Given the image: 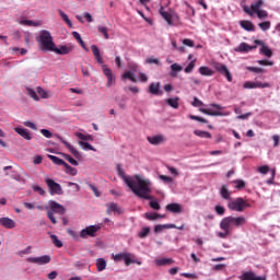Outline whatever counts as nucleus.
I'll return each mask as SVG.
<instances>
[{
    "instance_id": "3c124183",
    "label": "nucleus",
    "mask_w": 280,
    "mask_h": 280,
    "mask_svg": "<svg viewBox=\"0 0 280 280\" xmlns=\"http://www.w3.org/2000/svg\"><path fill=\"white\" fill-rule=\"evenodd\" d=\"M32 189H33V191H36L37 194H39V196H45V194H46L45 189H43V187H40L38 185H33Z\"/></svg>"
},
{
    "instance_id": "a211bd4d",
    "label": "nucleus",
    "mask_w": 280,
    "mask_h": 280,
    "mask_svg": "<svg viewBox=\"0 0 280 280\" xmlns=\"http://www.w3.org/2000/svg\"><path fill=\"white\" fill-rule=\"evenodd\" d=\"M114 261H125L126 266H130L132 264V258H130L129 254L122 253L115 255Z\"/></svg>"
},
{
    "instance_id": "cd10ccee",
    "label": "nucleus",
    "mask_w": 280,
    "mask_h": 280,
    "mask_svg": "<svg viewBox=\"0 0 280 280\" xmlns=\"http://www.w3.org/2000/svg\"><path fill=\"white\" fill-rule=\"evenodd\" d=\"M20 25H26V27H40L39 22H34L32 20H22Z\"/></svg>"
},
{
    "instance_id": "69168bd1",
    "label": "nucleus",
    "mask_w": 280,
    "mask_h": 280,
    "mask_svg": "<svg viewBox=\"0 0 280 280\" xmlns=\"http://www.w3.org/2000/svg\"><path fill=\"white\" fill-rule=\"evenodd\" d=\"M256 14H257L258 19H268V11H266V10H260Z\"/></svg>"
},
{
    "instance_id": "bf43d9fd",
    "label": "nucleus",
    "mask_w": 280,
    "mask_h": 280,
    "mask_svg": "<svg viewBox=\"0 0 280 280\" xmlns=\"http://www.w3.org/2000/svg\"><path fill=\"white\" fill-rule=\"evenodd\" d=\"M30 253H32V246H27L25 249L18 252V255L23 257V255H30Z\"/></svg>"
},
{
    "instance_id": "f3484780",
    "label": "nucleus",
    "mask_w": 280,
    "mask_h": 280,
    "mask_svg": "<svg viewBox=\"0 0 280 280\" xmlns=\"http://www.w3.org/2000/svg\"><path fill=\"white\" fill-rule=\"evenodd\" d=\"M241 280H267L266 276L258 277L253 271H246L240 277Z\"/></svg>"
},
{
    "instance_id": "f704fd0d",
    "label": "nucleus",
    "mask_w": 280,
    "mask_h": 280,
    "mask_svg": "<svg viewBox=\"0 0 280 280\" xmlns=\"http://www.w3.org/2000/svg\"><path fill=\"white\" fill-rule=\"evenodd\" d=\"M114 213H121V210H119V207L117 206V203H110L109 206H107V214L110 215V212Z\"/></svg>"
},
{
    "instance_id": "49530a36",
    "label": "nucleus",
    "mask_w": 280,
    "mask_h": 280,
    "mask_svg": "<svg viewBox=\"0 0 280 280\" xmlns=\"http://www.w3.org/2000/svg\"><path fill=\"white\" fill-rule=\"evenodd\" d=\"M79 145H81L83 150H92L93 152H95V148H93V145H91V143L89 142L79 141Z\"/></svg>"
},
{
    "instance_id": "864d4df0",
    "label": "nucleus",
    "mask_w": 280,
    "mask_h": 280,
    "mask_svg": "<svg viewBox=\"0 0 280 280\" xmlns=\"http://www.w3.org/2000/svg\"><path fill=\"white\" fill-rule=\"evenodd\" d=\"M68 235H70V237H72V240H80V234H78V232L71 230V229H68L67 231Z\"/></svg>"
},
{
    "instance_id": "72a5a7b5",
    "label": "nucleus",
    "mask_w": 280,
    "mask_h": 280,
    "mask_svg": "<svg viewBox=\"0 0 280 280\" xmlns=\"http://www.w3.org/2000/svg\"><path fill=\"white\" fill-rule=\"evenodd\" d=\"M199 73L201 75L211 77L213 75V70H211L209 67L203 66L199 68Z\"/></svg>"
},
{
    "instance_id": "58836bf2",
    "label": "nucleus",
    "mask_w": 280,
    "mask_h": 280,
    "mask_svg": "<svg viewBox=\"0 0 280 280\" xmlns=\"http://www.w3.org/2000/svg\"><path fill=\"white\" fill-rule=\"evenodd\" d=\"M221 196L222 198H224V200H229V198H231V191H229V188L226 187V185L222 186Z\"/></svg>"
},
{
    "instance_id": "dca6fc26",
    "label": "nucleus",
    "mask_w": 280,
    "mask_h": 280,
    "mask_svg": "<svg viewBox=\"0 0 280 280\" xmlns=\"http://www.w3.org/2000/svg\"><path fill=\"white\" fill-rule=\"evenodd\" d=\"M57 137V139H59V141H61V143H63V145H66V148H68V150H69V152H71V154L73 155V156H75L77 159H80L82 155L75 150V148L71 144V143H69V142H67L62 137H60V136H56Z\"/></svg>"
},
{
    "instance_id": "ddd939ff",
    "label": "nucleus",
    "mask_w": 280,
    "mask_h": 280,
    "mask_svg": "<svg viewBox=\"0 0 280 280\" xmlns=\"http://www.w3.org/2000/svg\"><path fill=\"white\" fill-rule=\"evenodd\" d=\"M50 51H54L55 54H57L58 56H67V54H71V51H73V46H59L56 47V44L55 46L52 47V49Z\"/></svg>"
},
{
    "instance_id": "c9c22d12",
    "label": "nucleus",
    "mask_w": 280,
    "mask_h": 280,
    "mask_svg": "<svg viewBox=\"0 0 280 280\" xmlns=\"http://www.w3.org/2000/svg\"><path fill=\"white\" fill-rule=\"evenodd\" d=\"M260 52L267 58H272V49H270V47L266 45H262V47L260 48Z\"/></svg>"
},
{
    "instance_id": "39448f33",
    "label": "nucleus",
    "mask_w": 280,
    "mask_h": 280,
    "mask_svg": "<svg viewBox=\"0 0 280 280\" xmlns=\"http://www.w3.org/2000/svg\"><path fill=\"white\" fill-rule=\"evenodd\" d=\"M49 210H47V218L50 220L51 224H58V221L56 220V217L54 213H57L58 215H65L67 213V209L65 206L58 203L55 200H49Z\"/></svg>"
},
{
    "instance_id": "bb28decb",
    "label": "nucleus",
    "mask_w": 280,
    "mask_h": 280,
    "mask_svg": "<svg viewBox=\"0 0 280 280\" xmlns=\"http://www.w3.org/2000/svg\"><path fill=\"white\" fill-rule=\"evenodd\" d=\"M165 229H176V224H158L154 226V233H162Z\"/></svg>"
},
{
    "instance_id": "a878e982",
    "label": "nucleus",
    "mask_w": 280,
    "mask_h": 280,
    "mask_svg": "<svg viewBox=\"0 0 280 280\" xmlns=\"http://www.w3.org/2000/svg\"><path fill=\"white\" fill-rule=\"evenodd\" d=\"M144 218L150 221L159 220L165 218V214H159L156 212H147L144 213Z\"/></svg>"
},
{
    "instance_id": "5fc2aeb1",
    "label": "nucleus",
    "mask_w": 280,
    "mask_h": 280,
    "mask_svg": "<svg viewBox=\"0 0 280 280\" xmlns=\"http://www.w3.org/2000/svg\"><path fill=\"white\" fill-rule=\"evenodd\" d=\"M257 62H258V65H261L262 67H272V65H275V62H272L268 59L258 60Z\"/></svg>"
},
{
    "instance_id": "7c9ffc66",
    "label": "nucleus",
    "mask_w": 280,
    "mask_h": 280,
    "mask_svg": "<svg viewBox=\"0 0 280 280\" xmlns=\"http://www.w3.org/2000/svg\"><path fill=\"white\" fill-rule=\"evenodd\" d=\"M63 167H66V173L70 174V176H77L78 175V168L72 167L67 162L63 164Z\"/></svg>"
},
{
    "instance_id": "37998d69",
    "label": "nucleus",
    "mask_w": 280,
    "mask_h": 280,
    "mask_svg": "<svg viewBox=\"0 0 280 280\" xmlns=\"http://www.w3.org/2000/svg\"><path fill=\"white\" fill-rule=\"evenodd\" d=\"M151 201L149 202V206L151 207V209H154V211H160L161 210V205L159 203V201L154 200V199H150Z\"/></svg>"
},
{
    "instance_id": "393cba45",
    "label": "nucleus",
    "mask_w": 280,
    "mask_h": 280,
    "mask_svg": "<svg viewBox=\"0 0 280 280\" xmlns=\"http://www.w3.org/2000/svg\"><path fill=\"white\" fill-rule=\"evenodd\" d=\"M160 14H161L162 19H164V21H166V23L168 25H174V23H172V14H170V12L165 11V8L161 7Z\"/></svg>"
},
{
    "instance_id": "9b49d317",
    "label": "nucleus",
    "mask_w": 280,
    "mask_h": 280,
    "mask_svg": "<svg viewBox=\"0 0 280 280\" xmlns=\"http://www.w3.org/2000/svg\"><path fill=\"white\" fill-rule=\"evenodd\" d=\"M264 5V1L262 0H258L257 2L253 3L249 7H243V10L246 14H248V16H255V14H257L260 11V8Z\"/></svg>"
},
{
    "instance_id": "13d9d810",
    "label": "nucleus",
    "mask_w": 280,
    "mask_h": 280,
    "mask_svg": "<svg viewBox=\"0 0 280 280\" xmlns=\"http://www.w3.org/2000/svg\"><path fill=\"white\" fill-rule=\"evenodd\" d=\"M37 93L38 95H40V97H43V100H47V97H49V95L47 94V91H45L43 88H38Z\"/></svg>"
},
{
    "instance_id": "338daca9",
    "label": "nucleus",
    "mask_w": 280,
    "mask_h": 280,
    "mask_svg": "<svg viewBox=\"0 0 280 280\" xmlns=\"http://www.w3.org/2000/svg\"><path fill=\"white\" fill-rule=\"evenodd\" d=\"M243 88L245 89H256V84L253 81H247L244 83Z\"/></svg>"
},
{
    "instance_id": "2eb2a0df",
    "label": "nucleus",
    "mask_w": 280,
    "mask_h": 280,
    "mask_svg": "<svg viewBox=\"0 0 280 280\" xmlns=\"http://www.w3.org/2000/svg\"><path fill=\"white\" fill-rule=\"evenodd\" d=\"M253 49H257V46H250L243 42L236 48H234V51L237 54H248V51H253Z\"/></svg>"
},
{
    "instance_id": "e433bc0d",
    "label": "nucleus",
    "mask_w": 280,
    "mask_h": 280,
    "mask_svg": "<svg viewBox=\"0 0 280 280\" xmlns=\"http://www.w3.org/2000/svg\"><path fill=\"white\" fill-rule=\"evenodd\" d=\"M47 156L55 163V165H65L67 163V162H65V160H62L56 155L48 154Z\"/></svg>"
},
{
    "instance_id": "8fccbe9b",
    "label": "nucleus",
    "mask_w": 280,
    "mask_h": 280,
    "mask_svg": "<svg viewBox=\"0 0 280 280\" xmlns=\"http://www.w3.org/2000/svg\"><path fill=\"white\" fill-rule=\"evenodd\" d=\"M63 159H66V161H68V163H70L71 165H74V166L79 165L78 161L69 154H63Z\"/></svg>"
},
{
    "instance_id": "603ef678",
    "label": "nucleus",
    "mask_w": 280,
    "mask_h": 280,
    "mask_svg": "<svg viewBox=\"0 0 280 280\" xmlns=\"http://www.w3.org/2000/svg\"><path fill=\"white\" fill-rule=\"evenodd\" d=\"M189 119H192V121H200L201 124H209V120H207L200 116L190 115Z\"/></svg>"
},
{
    "instance_id": "2f4dec72",
    "label": "nucleus",
    "mask_w": 280,
    "mask_h": 280,
    "mask_svg": "<svg viewBox=\"0 0 280 280\" xmlns=\"http://www.w3.org/2000/svg\"><path fill=\"white\" fill-rule=\"evenodd\" d=\"M58 12H59V15L61 16L62 21H65V23H67V25L69 27H73V23L69 19V15H67V13H65V11H62V10H59Z\"/></svg>"
},
{
    "instance_id": "e2e57ef3",
    "label": "nucleus",
    "mask_w": 280,
    "mask_h": 280,
    "mask_svg": "<svg viewBox=\"0 0 280 280\" xmlns=\"http://www.w3.org/2000/svg\"><path fill=\"white\" fill-rule=\"evenodd\" d=\"M40 133L43 135V137H46V139H51V137H54V133H51V131H49L48 129H42Z\"/></svg>"
},
{
    "instance_id": "1a4fd4ad",
    "label": "nucleus",
    "mask_w": 280,
    "mask_h": 280,
    "mask_svg": "<svg viewBox=\"0 0 280 280\" xmlns=\"http://www.w3.org/2000/svg\"><path fill=\"white\" fill-rule=\"evenodd\" d=\"M100 229H101L100 225L86 226L80 232V237H82V240H86L88 237H95Z\"/></svg>"
},
{
    "instance_id": "c85d7f7f",
    "label": "nucleus",
    "mask_w": 280,
    "mask_h": 280,
    "mask_svg": "<svg viewBox=\"0 0 280 280\" xmlns=\"http://www.w3.org/2000/svg\"><path fill=\"white\" fill-rule=\"evenodd\" d=\"M194 135H196V137H200L201 139H211V132L209 131H202V130H195Z\"/></svg>"
},
{
    "instance_id": "6ab92c4d",
    "label": "nucleus",
    "mask_w": 280,
    "mask_h": 280,
    "mask_svg": "<svg viewBox=\"0 0 280 280\" xmlns=\"http://www.w3.org/2000/svg\"><path fill=\"white\" fill-rule=\"evenodd\" d=\"M149 143L151 145H161V143H165V136L163 135H158V136H151L147 138Z\"/></svg>"
},
{
    "instance_id": "c756f323",
    "label": "nucleus",
    "mask_w": 280,
    "mask_h": 280,
    "mask_svg": "<svg viewBox=\"0 0 280 280\" xmlns=\"http://www.w3.org/2000/svg\"><path fill=\"white\" fill-rule=\"evenodd\" d=\"M156 266H170L171 264H174V260L172 258H161L155 260Z\"/></svg>"
},
{
    "instance_id": "4c0bfd02",
    "label": "nucleus",
    "mask_w": 280,
    "mask_h": 280,
    "mask_svg": "<svg viewBox=\"0 0 280 280\" xmlns=\"http://www.w3.org/2000/svg\"><path fill=\"white\" fill-rule=\"evenodd\" d=\"M75 137H78V139H81V141H93V136H91V135H84L82 132H75Z\"/></svg>"
},
{
    "instance_id": "4468645a",
    "label": "nucleus",
    "mask_w": 280,
    "mask_h": 280,
    "mask_svg": "<svg viewBox=\"0 0 280 280\" xmlns=\"http://www.w3.org/2000/svg\"><path fill=\"white\" fill-rule=\"evenodd\" d=\"M199 110L200 113H203V115H209L210 117H228L229 115H231L230 112L222 113L219 110H211L207 108H199Z\"/></svg>"
},
{
    "instance_id": "f03ea898",
    "label": "nucleus",
    "mask_w": 280,
    "mask_h": 280,
    "mask_svg": "<svg viewBox=\"0 0 280 280\" xmlns=\"http://www.w3.org/2000/svg\"><path fill=\"white\" fill-rule=\"evenodd\" d=\"M117 172L118 176L124 180L125 185L137 196L138 198H141V176L135 175V176H126V173L124 172V168L121 167V164L117 165Z\"/></svg>"
},
{
    "instance_id": "20e7f679",
    "label": "nucleus",
    "mask_w": 280,
    "mask_h": 280,
    "mask_svg": "<svg viewBox=\"0 0 280 280\" xmlns=\"http://www.w3.org/2000/svg\"><path fill=\"white\" fill-rule=\"evenodd\" d=\"M36 40L40 51H51L56 45V43H54L51 33L47 30L40 31L39 35L36 37Z\"/></svg>"
},
{
    "instance_id": "a18cd8bd",
    "label": "nucleus",
    "mask_w": 280,
    "mask_h": 280,
    "mask_svg": "<svg viewBox=\"0 0 280 280\" xmlns=\"http://www.w3.org/2000/svg\"><path fill=\"white\" fill-rule=\"evenodd\" d=\"M270 21H266V22H261L258 24V27H260V30H262V32H268V30H270Z\"/></svg>"
},
{
    "instance_id": "f257e3e1",
    "label": "nucleus",
    "mask_w": 280,
    "mask_h": 280,
    "mask_svg": "<svg viewBox=\"0 0 280 280\" xmlns=\"http://www.w3.org/2000/svg\"><path fill=\"white\" fill-rule=\"evenodd\" d=\"M246 222L247 220L244 215L223 218L220 222V229L224 232H219L218 237H221V240H226L233 229H242Z\"/></svg>"
},
{
    "instance_id": "6e6552de",
    "label": "nucleus",
    "mask_w": 280,
    "mask_h": 280,
    "mask_svg": "<svg viewBox=\"0 0 280 280\" xmlns=\"http://www.w3.org/2000/svg\"><path fill=\"white\" fill-rule=\"evenodd\" d=\"M45 183L48 187L50 196H62V194H65V190H62V186L56 183L54 179L46 177Z\"/></svg>"
},
{
    "instance_id": "4d7b16f0",
    "label": "nucleus",
    "mask_w": 280,
    "mask_h": 280,
    "mask_svg": "<svg viewBox=\"0 0 280 280\" xmlns=\"http://www.w3.org/2000/svg\"><path fill=\"white\" fill-rule=\"evenodd\" d=\"M196 67V61H190L189 65L185 68V73H191Z\"/></svg>"
},
{
    "instance_id": "09e8293b",
    "label": "nucleus",
    "mask_w": 280,
    "mask_h": 280,
    "mask_svg": "<svg viewBox=\"0 0 280 280\" xmlns=\"http://www.w3.org/2000/svg\"><path fill=\"white\" fill-rule=\"evenodd\" d=\"M98 32L100 34H103L106 40H108L109 35H108V28L106 26H98Z\"/></svg>"
},
{
    "instance_id": "79ce46f5",
    "label": "nucleus",
    "mask_w": 280,
    "mask_h": 280,
    "mask_svg": "<svg viewBox=\"0 0 280 280\" xmlns=\"http://www.w3.org/2000/svg\"><path fill=\"white\" fill-rule=\"evenodd\" d=\"M124 80H130L131 82H137V79H135V73L132 71H126L122 74Z\"/></svg>"
},
{
    "instance_id": "0e129e2a",
    "label": "nucleus",
    "mask_w": 280,
    "mask_h": 280,
    "mask_svg": "<svg viewBox=\"0 0 280 280\" xmlns=\"http://www.w3.org/2000/svg\"><path fill=\"white\" fill-rule=\"evenodd\" d=\"M256 89H270V83H261L259 81L255 82Z\"/></svg>"
},
{
    "instance_id": "052dcab7",
    "label": "nucleus",
    "mask_w": 280,
    "mask_h": 280,
    "mask_svg": "<svg viewBox=\"0 0 280 280\" xmlns=\"http://www.w3.org/2000/svg\"><path fill=\"white\" fill-rule=\"evenodd\" d=\"M258 172L260 174H268L270 172V166L269 165L259 166Z\"/></svg>"
},
{
    "instance_id": "423d86ee",
    "label": "nucleus",
    "mask_w": 280,
    "mask_h": 280,
    "mask_svg": "<svg viewBox=\"0 0 280 280\" xmlns=\"http://www.w3.org/2000/svg\"><path fill=\"white\" fill-rule=\"evenodd\" d=\"M249 207L250 203H248V201L244 200L242 197L232 199L228 203V209H230V211H236L237 213H243V211H246V209H249Z\"/></svg>"
},
{
    "instance_id": "de8ad7c7",
    "label": "nucleus",
    "mask_w": 280,
    "mask_h": 280,
    "mask_svg": "<svg viewBox=\"0 0 280 280\" xmlns=\"http://www.w3.org/2000/svg\"><path fill=\"white\" fill-rule=\"evenodd\" d=\"M233 184L236 185L235 186L236 189H244V187H246V182L242 179H235Z\"/></svg>"
},
{
    "instance_id": "ea45409f",
    "label": "nucleus",
    "mask_w": 280,
    "mask_h": 280,
    "mask_svg": "<svg viewBox=\"0 0 280 280\" xmlns=\"http://www.w3.org/2000/svg\"><path fill=\"white\" fill-rule=\"evenodd\" d=\"M178 100H179L178 97L167 98L166 104H168V106H171L172 108H178V106H179Z\"/></svg>"
},
{
    "instance_id": "473e14b6",
    "label": "nucleus",
    "mask_w": 280,
    "mask_h": 280,
    "mask_svg": "<svg viewBox=\"0 0 280 280\" xmlns=\"http://www.w3.org/2000/svg\"><path fill=\"white\" fill-rule=\"evenodd\" d=\"M96 268H97L98 272L106 270V260L104 258H98L96 260Z\"/></svg>"
},
{
    "instance_id": "774afa93",
    "label": "nucleus",
    "mask_w": 280,
    "mask_h": 280,
    "mask_svg": "<svg viewBox=\"0 0 280 280\" xmlns=\"http://www.w3.org/2000/svg\"><path fill=\"white\" fill-rule=\"evenodd\" d=\"M183 45H186V47H194L195 46L194 40H191L189 38L184 39Z\"/></svg>"
},
{
    "instance_id": "9d476101",
    "label": "nucleus",
    "mask_w": 280,
    "mask_h": 280,
    "mask_svg": "<svg viewBox=\"0 0 280 280\" xmlns=\"http://www.w3.org/2000/svg\"><path fill=\"white\" fill-rule=\"evenodd\" d=\"M214 69H215V71L221 73V75L226 78L228 82H233V74H231V71L229 70L226 65L220 63V62H215L214 63Z\"/></svg>"
},
{
    "instance_id": "f8f14e48",
    "label": "nucleus",
    "mask_w": 280,
    "mask_h": 280,
    "mask_svg": "<svg viewBox=\"0 0 280 280\" xmlns=\"http://www.w3.org/2000/svg\"><path fill=\"white\" fill-rule=\"evenodd\" d=\"M27 261L28 264H37V266H45L51 261V256L28 257Z\"/></svg>"
},
{
    "instance_id": "7ed1b4c3",
    "label": "nucleus",
    "mask_w": 280,
    "mask_h": 280,
    "mask_svg": "<svg viewBox=\"0 0 280 280\" xmlns=\"http://www.w3.org/2000/svg\"><path fill=\"white\" fill-rule=\"evenodd\" d=\"M92 54L98 65L102 66V70L104 75L107 78L106 86H115V74H113V70L108 68V66L104 65V58H102V54L100 52V48L96 45L91 46Z\"/></svg>"
},
{
    "instance_id": "680f3d73",
    "label": "nucleus",
    "mask_w": 280,
    "mask_h": 280,
    "mask_svg": "<svg viewBox=\"0 0 280 280\" xmlns=\"http://www.w3.org/2000/svg\"><path fill=\"white\" fill-rule=\"evenodd\" d=\"M191 105L195 106L196 108H198L200 106H205V103H202V101H200L198 97L195 96Z\"/></svg>"
},
{
    "instance_id": "6e6d98bb",
    "label": "nucleus",
    "mask_w": 280,
    "mask_h": 280,
    "mask_svg": "<svg viewBox=\"0 0 280 280\" xmlns=\"http://www.w3.org/2000/svg\"><path fill=\"white\" fill-rule=\"evenodd\" d=\"M214 211L218 215H224V213H226V209L222 206H215Z\"/></svg>"
},
{
    "instance_id": "b1692460",
    "label": "nucleus",
    "mask_w": 280,
    "mask_h": 280,
    "mask_svg": "<svg viewBox=\"0 0 280 280\" xmlns=\"http://www.w3.org/2000/svg\"><path fill=\"white\" fill-rule=\"evenodd\" d=\"M240 25L243 30H246V32H255V24L248 20L241 21Z\"/></svg>"
},
{
    "instance_id": "c03bdc74",
    "label": "nucleus",
    "mask_w": 280,
    "mask_h": 280,
    "mask_svg": "<svg viewBox=\"0 0 280 280\" xmlns=\"http://www.w3.org/2000/svg\"><path fill=\"white\" fill-rule=\"evenodd\" d=\"M247 71H252V73H266V70L264 68H257V67H246Z\"/></svg>"
},
{
    "instance_id": "a19ab883",
    "label": "nucleus",
    "mask_w": 280,
    "mask_h": 280,
    "mask_svg": "<svg viewBox=\"0 0 280 280\" xmlns=\"http://www.w3.org/2000/svg\"><path fill=\"white\" fill-rule=\"evenodd\" d=\"M50 240L57 248H62V241H59L56 234L50 235Z\"/></svg>"
},
{
    "instance_id": "412c9836",
    "label": "nucleus",
    "mask_w": 280,
    "mask_h": 280,
    "mask_svg": "<svg viewBox=\"0 0 280 280\" xmlns=\"http://www.w3.org/2000/svg\"><path fill=\"white\" fill-rule=\"evenodd\" d=\"M165 209L171 213H183V206L180 203H168Z\"/></svg>"
},
{
    "instance_id": "4be33fe9",
    "label": "nucleus",
    "mask_w": 280,
    "mask_h": 280,
    "mask_svg": "<svg viewBox=\"0 0 280 280\" xmlns=\"http://www.w3.org/2000/svg\"><path fill=\"white\" fill-rule=\"evenodd\" d=\"M14 130L18 135H20V137H22L26 141H32V133H30L27 129L15 127Z\"/></svg>"
},
{
    "instance_id": "5701e85b",
    "label": "nucleus",
    "mask_w": 280,
    "mask_h": 280,
    "mask_svg": "<svg viewBox=\"0 0 280 280\" xmlns=\"http://www.w3.org/2000/svg\"><path fill=\"white\" fill-rule=\"evenodd\" d=\"M149 93H151V95H163L161 83H151L149 86Z\"/></svg>"
},
{
    "instance_id": "aec40b11",
    "label": "nucleus",
    "mask_w": 280,
    "mask_h": 280,
    "mask_svg": "<svg viewBox=\"0 0 280 280\" xmlns=\"http://www.w3.org/2000/svg\"><path fill=\"white\" fill-rule=\"evenodd\" d=\"M0 225L3 226V229H14V226H16V222L8 217H4L0 218Z\"/></svg>"
},
{
    "instance_id": "0eeeda50",
    "label": "nucleus",
    "mask_w": 280,
    "mask_h": 280,
    "mask_svg": "<svg viewBox=\"0 0 280 280\" xmlns=\"http://www.w3.org/2000/svg\"><path fill=\"white\" fill-rule=\"evenodd\" d=\"M141 198L143 200H154V196H152V182L150 179H141Z\"/></svg>"
}]
</instances>
